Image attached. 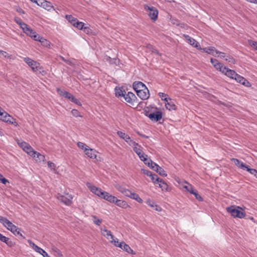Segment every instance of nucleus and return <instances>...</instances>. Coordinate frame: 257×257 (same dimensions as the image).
<instances>
[{
  "mask_svg": "<svg viewBox=\"0 0 257 257\" xmlns=\"http://www.w3.org/2000/svg\"><path fill=\"white\" fill-rule=\"evenodd\" d=\"M227 211L234 218H243L245 213L242 211V208L237 206H231L226 208Z\"/></svg>",
  "mask_w": 257,
  "mask_h": 257,
  "instance_id": "1",
  "label": "nucleus"
},
{
  "mask_svg": "<svg viewBox=\"0 0 257 257\" xmlns=\"http://www.w3.org/2000/svg\"><path fill=\"white\" fill-rule=\"evenodd\" d=\"M57 198L59 201L63 203L64 204L69 206L72 203L73 196L72 195L69 194V193H64V195L58 194L57 195Z\"/></svg>",
  "mask_w": 257,
  "mask_h": 257,
  "instance_id": "2",
  "label": "nucleus"
},
{
  "mask_svg": "<svg viewBox=\"0 0 257 257\" xmlns=\"http://www.w3.org/2000/svg\"><path fill=\"white\" fill-rule=\"evenodd\" d=\"M0 222L3 224L8 230H10L14 233V231H16L17 226L13 224L7 218L0 216Z\"/></svg>",
  "mask_w": 257,
  "mask_h": 257,
  "instance_id": "3",
  "label": "nucleus"
},
{
  "mask_svg": "<svg viewBox=\"0 0 257 257\" xmlns=\"http://www.w3.org/2000/svg\"><path fill=\"white\" fill-rule=\"evenodd\" d=\"M145 10L149 12V16L150 18L154 21H155L158 18V10L152 6H149L145 5L144 7Z\"/></svg>",
  "mask_w": 257,
  "mask_h": 257,
  "instance_id": "4",
  "label": "nucleus"
},
{
  "mask_svg": "<svg viewBox=\"0 0 257 257\" xmlns=\"http://www.w3.org/2000/svg\"><path fill=\"white\" fill-rule=\"evenodd\" d=\"M124 100L128 103L134 105L135 103L138 102V99L136 96L132 92H128L123 96Z\"/></svg>",
  "mask_w": 257,
  "mask_h": 257,
  "instance_id": "5",
  "label": "nucleus"
},
{
  "mask_svg": "<svg viewBox=\"0 0 257 257\" xmlns=\"http://www.w3.org/2000/svg\"><path fill=\"white\" fill-rule=\"evenodd\" d=\"M24 61L32 68L34 71L38 70L40 64L29 57L24 58Z\"/></svg>",
  "mask_w": 257,
  "mask_h": 257,
  "instance_id": "6",
  "label": "nucleus"
},
{
  "mask_svg": "<svg viewBox=\"0 0 257 257\" xmlns=\"http://www.w3.org/2000/svg\"><path fill=\"white\" fill-rule=\"evenodd\" d=\"M152 120L155 122L159 121L162 118V113L160 111H156L146 115Z\"/></svg>",
  "mask_w": 257,
  "mask_h": 257,
  "instance_id": "7",
  "label": "nucleus"
},
{
  "mask_svg": "<svg viewBox=\"0 0 257 257\" xmlns=\"http://www.w3.org/2000/svg\"><path fill=\"white\" fill-rule=\"evenodd\" d=\"M183 36L185 38V40L187 41V42L189 43L191 45L197 48V49H201L199 43L194 39L188 35H184Z\"/></svg>",
  "mask_w": 257,
  "mask_h": 257,
  "instance_id": "8",
  "label": "nucleus"
},
{
  "mask_svg": "<svg viewBox=\"0 0 257 257\" xmlns=\"http://www.w3.org/2000/svg\"><path fill=\"white\" fill-rule=\"evenodd\" d=\"M136 93L138 96L142 100H146L150 96L149 90L148 88L142 90H137V92Z\"/></svg>",
  "mask_w": 257,
  "mask_h": 257,
  "instance_id": "9",
  "label": "nucleus"
},
{
  "mask_svg": "<svg viewBox=\"0 0 257 257\" xmlns=\"http://www.w3.org/2000/svg\"><path fill=\"white\" fill-rule=\"evenodd\" d=\"M234 79H235L237 82H239L245 86H250V84L247 80H246L243 77L237 73Z\"/></svg>",
  "mask_w": 257,
  "mask_h": 257,
  "instance_id": "10",
  "label": "nucleus"
},
{
  "mask_svg": "<svg viewBox=\"0 0 257 257\" xmlns=\"http://www.w3.org/2000/svg\"><path fill=\"white\" fill-rule=\"evenodd\" d=\"M222 73L232 79H234L235 75H236V73L235 71L230 69L226 67H224V70H222Z\"/></svg>",
  "mask_w": 257,
  "mask_h": 257,
  "instance_id": "11",
  "label": "nucleus"
},
{
  "mask_svg": "<svg viewBox=\"0 0 257 257\" xmlns=\"http://www.w3.org/2000/svg\"><path fill=\"white\" fill-rule=\"evenodd\" d=\"M133 88L137 92V90H142L147 88L146 86L141 81H135L133 84Z\"/></svg>",
  "mask_w": 257,
  "mask_h": 257,
  "instance_id": "12",
  "label": "nucleus"
},
{
  "mask_svg": "<svg viewBox=\"0 0 257 257\" xmlns=\"http://www.w3.org/2000/svg\"><path fill=\"white\" fill-rule=\"evenodd\" d=\"M97 152L92 149L88 148L87 149H85V155L90 159H94L96 158V154Z\"/></svg>",
  "mask_w": 257,
  "mask_h": 257,
  "instance_id": "13",
  "label": "nucleus"
},
{
  "mask_svg": "<svg viewBox=\"0 0 257 257\" xmlns=\"http://www.w3.org/2000/svg\"><path fill=\"white\" fill-rule=\"evenodd\" d=\"M100 231L101 234L107 239L109 240L110 239H113V238H114V236L112 234L110 230H107L105 227H101Z\"/></svg>",
  "mask_w": 257,
  "mask_h": 257,
  "instance_id": "14",
  "label": "nucleus"
},
{
  "mask_svg": "<svg viewBox=\"0 0 257 257\" xmlns=\"http://www.w3.org/2000/svg\"><path fill=\"white\" fill-rule=\"evenodd\" d=\"M165 106L167 109L169 110H175L177 109V106L175 104L173 100L169 98L168 99L167 101H166Z\"/></svg>",
  "mask_w": 257,
  "mask_h": 257,
  "instance_id": "15",
  "label": "nucleus"
},
{
  "mask_svg": "<svg viewBox=\"0 0 257 257\" xmlns=\"http://www.w3.org/2000/svg\"><path fill=\"white\" fill-rule=\"evenodd\" d=\"M133 150L139 156L140 159L142 161H146L145 157H147V155H145L141 149L137 147H134Z\"/></svg>",
  "mask_w": 257,
  "mask_h": 257,
  "instance_id": "16",
  "label": "nucleus"
},
{
  "mask_svg": "<svg viewBox=\"0 0 257 257\" xmlns=\"http://www.w3.org/2000/svg\"><path fill=\"white\" fill-rule=\"evenodd\" d=\"M118 247L129 253L134 254L133 250L131 249L128 244H126L123 241L120 242L118 245Z\"/></svg>",
  "mask_w": 257,
  "mask_h": 257,
  "instance_id": "17",
  "label": "nucleus"
},
{
  "mask_svg": "<svg viewBox=\"0 0 257 257\" xmlns=\"http://www.w3.org/2000/svg\"><path fill=\"white\" fill-rule=\"evenodd\" d=\"M231 161L234 163V164L238 167L239 168L243 169L246 170L247 168V165L243 163V162L240 161L238 159L236 158L231 159Z\"/></svg>",
  "mask_w": 257,
  "mask_h": 257,
  "instance_id": "18",
  "label": "nucleus"
},
{
  "mask_svg": "<svg viewBox=\"0 0 257 257\" xmlns=\"http://www.w3.org/2000/svg\"><path fill=\"white\" fill-rule=\"evenodd\" d=\"M199 50H201V51L203 52H205L207 54H211L213 56L216 57L215 53L216 49L214 47H208L204 48H201V49Z\"/></svg>",
  "mask_w": 257,
  "mask_h": 257,
  "instance_id": "19",
  "label": "nucleus"
},
{
  "mask_svg": "<svg viewBox=\"0 0 257 257\" xmlns=\"http://www.w3.org/2000/svg\"><path fill=\"white\" fill-rule=\"evenodd\" d=\"M102 198L108 201L110 203H114L116 199V197L110 194L107 192H105Z\"/></svg>",
  "mask_w": 257,
  "mask_h": 257,
  "instance_id": "20",
  "label": "nucleus"
},
{
  "mask_svg": "<svg viewBox=\"0 0 257 257\" xmlns=\"http://www.w3.org/2000/svg\"><path fill=\"white\" fill-rule=\"evenodd\" d=\"M0 240L6 243L9 246H13L14 244V242L11 240L10 238L4 236L0 233Z\"/></svg>",
  "mask_w": 257,
  "mask_h": 257,
  "instance_id": "21",
  "label": "nucleus"
},
{
  "mask_svg": "<svg viewBox=\"0 0 257 257\" xmlns=\"http://www.w3.org/2000/svg\"><path fill=\"white\" fill-rule=\"evenodd\" d=\"M115 96L118 98L121 96L123 97L124 95L126 93V91H125L123 87H116L115 88Z\"/></svg>",
  "mask_w": 257,
  "mask_h": 257,
  "instance_id": "22",
  "label": "nucleus"
},
{
  "mask_svg": "<svg viewBox=\"0 0 257 257\" xmlns=\"http://www.w3.org/2000/svg\"><path fill=\"white\" fill-rule=\"evenodd\" d=\"M114 203L117 206L123 208H126L128 206L126 201L118 199L117 198Z\"/></svg>",
  "mask_w": 257,
  "mask_h": 257,
  "instance_id": "23",
  "label": "nucleus"
},
{
  "mask_svg": "<svg viewBox=\"0 0 257 257\" xmlns=\"http://www.w3.org/2000/svg\"><path fill=\"white\" fill-rule=\"evenodd\" d=\"M8 116H9L10 118H13L9 113H8L7 112L5 111L4 112H3V113H2V115L1 116V117H0V119L3 121L10 123L11 121V119L10 118H9Z\"/></svg>",
  "mask_w": 257,
  "mask_h": 257,
  "instance_id": "24",
  "label": "nucleus"
},
{
  "mask_svg": "<svg viewBox=\"0 0 257 257\" xmlns=\"http://www.w3.org/2000/svg\"><path fill=\"white\" fill-rule=\"evenodd\" d=\"M25 33L33 39H35L37 37L36 32L30 27L26 30Z\"/></svg>",
  "mask_w": 257,
  "mask_h": 257,
  "instance_id": "25",
  "label": "nucleus"
},
{
  "mask_svg": "<svg viewBox=\"0 0 257 257\" xmlns=\"http://www.w3.org/2000/svg\"><path fill=\"white\" fill-rule=\"evenodd\" d=\"M27 154H28L31 156L33 157L34 158H36L35 154L36 151H34L32 147L29 145L27 146L26 149L24 150Z\"/></svg>",
  "mask_w": 257,
  "mask_h": 257,
  "instance_id": "26",
  "label": "nucleus"
},
{
  "mask_svg": "<svg viewBox=\"0 0 257 257\" xmlns=\"http://www.w3.org/2000/svg\"><path fill=\"white\" fill-rule=\"evenodd\" d=\"M158 184L159 185V187L161 188L163 191H168V185L162 179H161Z\"/></svg>",
  "mask_w": 257,
  "mask_h": 257,
  "instance_id": "27",
  "label": "nucleus"
},
{
  "mask_svg": "<svg viewBox=\"0 0 257 257\" xmlns=\"http://www.w3.org/2000/svg\"><path fill=\"white\" fill-rule=\"evenodd\" d=\"M129 198L136 200L140 203H142L143 202V199L140 197L138 194L136 193L132 192Z\"/></svg>",
  "mask_w": 257,
  "mask_h": 257,
  "instance_id": "28",
  "label": "nucleus"
},
{
  "mask_svg": "<svg viewBox=\"0 0 257 257\" xmlns=\"http://www.w3.org/2000/svg\"><path fill=\"white\" fill-rule=\"evenodd\" d=\"M117 134L121 139L124 140L125 142H127V141L130 139V136L125 134L124 133H123L122 132L118 131L117 132Z\"/></svg>",
  "mask_w": 257,
  "mask_h": 257,
  "instance_id": "29",
  "label": "nucleus"
},
{
  "mask_svg": "<svg viewBox=\"0 0 257 257\" xmlns=\"http://www.w3.org/2000/svg\"><path fill=\"white\" fill-rule=\"evenodd\" d=\"M42 7L48 11H50L53 8L52 4L50 2L46 1L45 0L43 2Z\"/></svg>",
  "mask_w": 257,
  "mask_h": 257,
  "instance_id": "30",
  "label": "nucleus"
},
{
  "mask_svg": "<svg viewBox=\"0 0 257 257\" xmlns=\"http://www.w3.org/2000/svg\"><path fill=\"white\" fill-rule=\"evenodd\" d=\"M65 18L74 26V23H76L77 19L73 17L72 15H66Z\"/></svg>",
  "mask_w": 257,
  "mask_h": 257,
  "instance_id": "31",
  "label": "nucleus"
},
{
  "mask_svg": "<svg viewBox=\"0 0 257 257\" xmlns=\"http://www.w3.org/2000/svg\"><path fill=\"white\" fill-rule=\"evenodd\" d=\"M152 181V182L155 184H156L157 183H159V181L161 179H160L157 175L156 174H152V175L150 177Z\"/></svg>",
  "mask_w": 257,
  "mask_h": 257,
  "instance_id": "32",
  "label": "nucleus"
},
{
  "mask_svg": "<svg viewBox=\"0 0 257 257\" xmlns=\"http://www.w3.org/2000/svg\"><path fill=\"white\" fill-rule=\"evenodd\" d=\"M28 242L29 243V245L35 251H37V250H40V247L37 246L36 244L34 243L31 240L28 239Z\"/></svg>",
  "mask_w": 257,
  "mask_h": 257,
  "instance_id": "33",
  "label": "nucleus"
},
{
  "mask_svg": "<svg viewBox=\"0 0 257 257\" xmlns=\"http://www.w3.org/2000/svg\"><path fill=\"white\" fill-rule=\"evenodd\" d=\"M84 24L83 22H79L78 20L77 21L76 23H74V27L77 28L79 30H82V29H86V27H84Z\"/></svg>",
  "mask_w": 257,
  "mask_h": 257,
  "instance_id": "34",
  "label": "nucleus"
},
{
  "mask_svg": "<svg viewBox=\"0 0 257 257\" xmlns=\"http://www.w3.org/2000/svg\"><path fill=\"white\" fill-rule=\"evenodd\" d=\"M93 223L98 226H99L102 223V219H99L96 215H92Z\"/></svg>",
  "mask_w": 257,
  "mask_h": 257,
  "instance_id": "35",
  "label": "nucleus"
},
{
  "mask_svg": "<svg viewBox=\"0 0 257 257\" xmlns=\"http://www.w3.org/2000/svg\"><path fill=\"white\" fill-rule=\"evenodd\" d=\"M40 39L39 40V42L41 43V44L44 46H45V47H50V42L49 41H48L47 40L44 39V38H40Z\"/></svg>",
  "mask_w": 257,
  "mask_h": 257,
  "instance_id": "36",
  "label": "nucleus"
},
{
  "mask_svg": "<svg viewBox=\"0 0 257 257\" xmlns=\"http://www.w3.org/2000/svg\"><path fill=\"white\" fill-rule=\"evenodd\" d=\"M187 185H184L183 186V188H185L187 191L189 192V193H191L195 189L193 188L192 185L188 184L187 182H185Z\"/></svg>",
  "mask_w": 257,
  "mask_h": 257,
  "instance_id": "37",
  "label": "nucleus"
},
{
  "mask_svg": "<svg viewBox=\"0 0 257 257\" xmlns=\"http://www.w3.org/2000/svg\"><path fill=\"white\" fill-rule=\"evenodd\" d=\"M69 100L75 104H76L80 106L81 105V103L80 102V101L72 94L70 96V98Z\"/></svg>",
  "mask_w": 257,
  "mask_h": 257,
  "instance_id": "38",
  "label": "nucleus"
},
{
  "mask_svg": "<svg viewBox=\"0 0 257 257\" xmlns=\"http://www.w3.org/2000/svg\"><path fill=\"white\" fill-rule=\"evenodd\" d=\"M19 25L20 26V28L23 30L24 33L26 32V30H27L29 28L27 24L23 22L22 21H20Z\"/></svg>",
  "mask_w": 257,
  "mask_h": 257,
  "instance_id": "39",
  "label": "nucleus"
},
{
  "mask_svg": "<svg viewBox=\"0 0 257 257\" xmlns=\"http://www.w3.org/2000/svg\"><path fill=\"white\" fill-rule=\"evenodd\" d=\"M77 146L81 149L83 150L85 152V149H87L89 147L87 146L85 144L79 142L77 143Z\"/></svg>",
  "mask_w": 257,
  "mask_h": 257,
  "instance_id": "40",
  "label": "nucleus"
},
{
  "mask_svg": "<svg viewBox=\"0 0 257 257\" xmlns=\"http://www.w3.org/2000/svg\"><path fill=\"white\" fill-rule=\"evenodd\" d=\"M105 192V191H103L100 188H98L94 194L99 197L102 198V196H103Z\"/></svg>",
  "mask_w": 257,
  "mask_h": 257,
  "instance_id": "41",
  "label": "nucleus"
},
{
  "mask_svg": "<svg viewBox=\"0 0 257 257\" xmlns=\"http://www.w3.org/2000/svg\"><path fill=\"white\" fill-rule=\"evenodd\" d=\"M192 194H193L195 196L196 199H197L199 201H202L203 198L198 193V192L196 190H194L192 192H191Z\"/></svg>",
  "mask_w": 257,
  "mask_h": 257,
  "instance_id": "42",
  "label": "nucleus"
},
{
  "mask_svg": "<svg viewBox=\"0 0 257 257\" xmlns=\"http://www.w3.org/2000/svg\"><path fill=\"white\" fill-rule=\"evenodd\" d=\"M248 44L255 50H257V42L251 40H248L247 41Z\"/></svg>",
  "mask_w": 257,
  "mask_h": 257,
  "instance_id": "43",
  "label": "nucleus"
},
{
  "mask_svg": "<svg viewBox=\"0 0 257 257\" xmlns=\"http://www.w3.org/2000/svg\"><path fill=\"white\" fill-rule=\"evenodd\" d=\"M214 68H215L216 69L219 70L220 71H221L222 73V70H224V66L223 65L219 62L216 63V65H214Z\"/></svg>",
  "mask_w": 257,
  "mask_h": 257,
  "instance_id": "44",
  "label": "nucleus"
},
{
  "mask_svg": "<svg viewBox=\"0 0 257 257\" xmlns=\"http://www.w3.org/2000/svg\"><path fill=\"white\" fill-rule=\"evenodd\" d=\"M158 95L160 96V97L161 98L162 100H164L165 101H167L168 99L170 98L167 97L168 95L167 94L163 92H159L158 93Z\"/></svg>",
  "mask_w": 257,
  "mask_h": 257,
  "instance_id": "45",
  "label": "nucleus"
},
{
  "mask_svg": "<svg viewBox=\"0 0 257 257\" xmlns=\"http://www.w3.org/2000/svg\"><path fill=\"white\" fill-rule=\"evenodd\" d=\"M246 170L249 172L251 174L253 175L257 178V170L254 169H250L247 166Z\"/></svg>",
  "mask_w": 257,
  "mask_h": 257,
  "instance_id": "46",
  "label": "nucleus"
},
{
  "mask_svg": "<svg viewBox=\"0 0 257 257\" xmlns=\"http://www.w3.org/2000/svg\"><path fill=\"white\" fill-rule=\"evenodd\" d=\"M157 172L159 173L160 175L163 177H166L167 175V173H166V171L160 167L159 168V169L157 170Z\"/></svg>",
  "mask_w": 257,
  "mask_h": 257,
  "instance_id": "47",
  "label": "nucleus"
},
{
  "mask_svg": "<svg viewBox=\"0 0 257 257\" xmlns=\"http://www.w3.org/2000/svg\"><path fill=\"white\" fill-rule=\"evenodd\" d=\"M16 231H14V234L16 236H19V237L21 239H24L25 237L22 235L21 232V229L17 227Z\"/></svg>",
  "mask_w": 257,
  "mask_h": 257,
  "instance_id": "48",
  "label": "nucleus"
},
{
  "mask_svg": "<svg viewBox=\"0 0 257 257\" xmlns=\"http://www.w3.org/2000/svg\"><path fill=\"white\" fill-rule=\"evenodd\" d=\"M215 54L216 55H218V56H220V57L221 58H226L227 55H226V53H224V52H220L219 51H218L217 49L215 51Z\"/></svg>",
  "mask_w": 257,
  "mask_h": 257,
  "instance_id": "49",
  "label": "nucleus"
},
{
  "mask_svg": "<svg viewBox=\"0 0 257 257\" xmlns=\"http://www.w3.org/2000/svg\"><path fill=\"white\" fill-rule=\"evenodd\" d=\"M40 250H37L36 252L42 255L43 257H50L43 249L40 247Z\"/></svg>",
  "mask_w": 257,
  "mask_h": 257,
  "instance_id": "50",
  "label": "nucleus"
},
{
  "mask_svg": "<svg viewBox=\"0 0 257 257\" xmlns=\"http://www.w3.org/2000/svg\"><path fill=\"white\" fill-rule=\"evenodd\" d=\"M115 187L118 191L120 192L122 194H123L124 191L126 189V188H124V187H123L119 184H116L115 186Z\"/></svg>",
  "mask_w": 257,
  "mask_h": 257,
  "instance_id": "51",
  "label": "nucleus"
},
{
  "mask_svg": "<svg viewBox=\"0 0 257 257\" xmlns=\"http://www.w3.org/2000/svg\"><path fill=\"white\" fill-rule=\"evenodd\" d=\"M35 153L36 157L40 161H44L45 157L44 155L41 154L40 153L37 152H36Z\"/></svg>",
  "mask_w": 257,
  "mask_h": 257,
  "instance_id": "52",
  "label": "nucleus"
},
{
  "mask_svg": "<svg viewBox=\"0 0 257 257\" xmlns=\"http://www.w3.org/2000/svg\"><path fill=\"white\" fill-rule=\"evenodd\" d=\"M87 186L88 188L90 189V190L93 193H95V192H96V190L98 188V187H96L95 186L91 185L90 183H87Z\"/></svg>",
  "mask_w": 257,
  "mask_h": 257,
  "instance_id": "53",
  "label": "nucleus"
},
{
  "mask_svg": "<svg viewBox=\"0 0 257 257\" xmlns=\"http://www.w3.org/2000/svg\"><path fill=\"white\" fill-rule=\"evenodd\" d=\"M18 145L23 149H26V147L29 145L25 142H18Z\"/></svg>",
  "mask_w": 257,
  "mask_h": 257,
  "instance_id": "54",
  "label": "nucleus"
},
{
  "mask_svg": "<svg viewBox=\"0 0 257 257\" xmlns=\"http://www.w3.org/2000/svg\"><path fill=\"white\" fill-rule=\"evenodd\" d=\"M126 143L130 146H133L134 147H137V146L138 145V144L135 141L132 140L131 139V138H130V139L126 142Z\"/></svg>",
  "mask_w": 257,
  "mask_h": 257,
  "instance_id": "55",
  "label": "nucleus"
},
{
  "mask_svg": "<svg viewBox=\"0 0 257 257\" xmlns=\"http://www.w3.org/2000/svg\"><path fill=\"white\" fill-rule=\"evenodd\" d=\"M71 113L72 114V115L75 116V117H79V116H81L80 114H79V112L77 110V109H73L71 110Z\"/></svg>",
  "mask_w": 257,
  "mask_h": 257,
  "instance_id": "56",
  "label": "nucleus"
},
{
  "mask_svg": "<svg viewBox=\"0 0 257 257\" xmlns=\"http://www.w3.org/2000/svg\"><path fill=\"white\" fill-rule=\"evenodd\" d=\"M142 172H143V173L148 176H149L150 177L151 175H152V173L148 170H146V169H142L141 170Z\"/></svg>",
  "mask_w": 257,
  "mask_h": 257,
  "instance_id": "57",
  "label": "nucleus"
},
{
  "mask_svg": "<svg viewBox=\"0 0 257 257\" xmlns=\"http://www.w3.org/2000/svg\"><path fill=\"white\" fill-rule=\"evenodd\" d=\"M47 164L49 168L52 170H55L56 166L54 163L51 162V161H48Z\"/></svg>",
  "mask_w": 257,
  "mask_h": 257,
  "instance_id": "58",
  "label": "nucleus"
},
{
  "mask_svg": "<svg viewBox=\"0 0 257 257\" xmlns=\"http://www.w3.org/2000/svg\"><path fill=\"white\" fill-rule=\"evenodd\" d=\"M8 117H9V118H10L11 119V121L10 124H13L15 126H18V123L16 121V119H15L14 117L13 118H10L9 116H8Z\"/></svg>",
  "mask_w": 257,
  "mask_h": 257,
  "instance_id": "59",
  "label": "nucleus"
},
{
  "mask_svg": "<svg viewBox=\"0 0 257 257\" xmlns=\"http://www.w3.org/2000/svg\"><path fill=\"white\" fill-rule=\"evenodd\" d=\"M57 92L58 93L62 96H64V94L65 93L66 91H63V90L61 89L60 88H57Z\"/></svg>",
  "mask_w": 257,
  "mask_h": 257,
  "instance_id": "60",
  "label": "nucleus"
},
{
  "mask_svg": "<svg viewBox=\"0 0 257 257\" xmlns=\"http://www.w3.org/2000/svg\"><path fill=\"white\" fill-rule=\"evenodd\" d=\"M132 193V192L126 189L124 191V193H123V195H125V196L126 197H130V194Z\"/></svg>",
  "mask_w": 257,
  "mask_h": 257,
  "instance_id": "61",
  "label": "nucleus"
},
{
  "mask_svg": "<svg viewBox=\"0 0 257 257\" xmlns=\"http://www.w3.org/2000/svg\"><path fill=\"white\" fill-rule=\"evenodd\" d=\"M225 60L231 63H233L234 61L233 58L229 55L227 56L226 58H225Z\"/></svg>",
  "mask_w": 257,
  "mask_h": 257,
  "instance_id": "62",
  "label": "nucleus"
},
{
  "mask_svg": "<svg viewBox=\"0 0 257 257\" xmlns=\"http://www.w3.org/2000/svg\"><path fill=\"white\" fill-rule=\"evenodd\" d=\"M110 241L113 243V244L115 246H117L118 247V245L119 244L120 242H118V240H115L114 238H113V239H111V240H110Z\"/></svg>",
  "mask_w": 257,
  "mask_h": 257,
  "instance_id": "63",
  "label": "nucleus"
},
{
  "mask_svg": "<svg viewBox=\"0 0 257 257\" xmlns=\"http://www.w3.org/2000/svg\"><path fill=\"white\" fill-rule=\"evenodd\" d=\"M152 164L153 165V166H152V169L157 172V170L159 169L160 166L156 163H153Z\"/></svg>",
  "mask_w": 257,
  "mask_h": 257,
  "instance_id": "64",
  "label": "nucleus"
}]
</instances>
